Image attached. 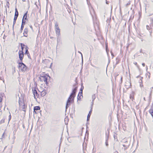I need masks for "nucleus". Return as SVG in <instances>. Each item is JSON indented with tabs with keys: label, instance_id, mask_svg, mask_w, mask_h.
Segmentation results:
<instances>
[{
	"label": "nucleus",
	"instance_id": "obj_1",
	"mask_svg": "<svg viewBox=\"0 0 153 153\" xmlns=\"http://www.w3.org/2000/svg\"><path fill=\"white\" fill-rule=\"evenodd\" d=\"M73 86L74 88L73 89L72 92L69 97L66 103V110L68 107V105L70 104V103H71L72 101H74V98L76 95V91L77 87L76 86V84L74 85Z\"/></svg>",
	"mask_w": 153,
	"mask_h": 153
},
{
	"label": "nucleus",
	"instance_id": "obj_2",
	"mask_svg": "<svg viewBox=\"0 0 153 153\" xmlns=\"http://www.w3.org/2000/svg\"><path fill=\"white\" fill-rule=\"evenodd\" d=\"M55 31L56 33V36H57V41L58 42L60 40V29L58 26V24L56 22L55 23Z\"/></svg>",
	"mask_w": 153,
	"mask_h": 153
},
{
	"label": "nucleus",
	"instance_id": "obj_3",
	"mask_svg": "<svg viewBox=\"0 0 153 153\" xmlns=\"http://www.w3.org/2000/svg\"><path fill=\"white\" fill-rule=\"evenodd\" d=\"M48 78H50V77L48 75H45L41 76L39 77V79L41 82H44L45 83L48 85V83L47 82V80Z\"/></svg>",
	"mask_w": 153,
	"mask_h": 153
},
{
	"label": "nucleus",
	"instance_id": "obj_4",
	"mask_svg": "<svg viewBox=\"0 0 153 153\" xmlns=\"http://www.w3.org/2000/svg\"><path fill=\"white\" fill-rule=\"evenodd\" d=\"M32 92L33 95H34V98L35 99H36V98H38L39 96L37 91V88L35 86V87H32Z\"/></svg>",
	"mask_w": 153,
	"mask_h": 153
},
{
	"label": "nucleus",
	"instance_id": "obj_5",
	"mask_svg": "<svg viewBox=\"0 0 153 153\" xmlns=\"http://www.w3.org/2000/svg\"><path fill=\"white\" fill-rule=\"evenodd\" d=\"M19 68L21 69L22 71L25 72L26 71L27 69V67L26 65L22 62H19Z\"/></svg>",
	"mask_w": 153,
	"mask_h": 153
},
{
	"label": "nucleus",
	"instance_id": "obj_6",
	"mask_svg": "<svg viewBox=\"0 0 153 153\" xmlns=\"http://www.w3.org/2000/svg\"><path fill=\"white\" fill-rule=\"evenodd\" d=\"M19 98V103L20 106V109L22 111H25V106L21 100H20Z\"/></svg>",
	"mask_w": 153,
	"mask_h": 153
},
{
	"label": "nucleus",
	"instance_id": "obj_7",
	"mask_svg": "<svg viewBox=\"0 0 153 153\" xmlns=\"http://www.w3.org/2000/svg\"><path fill=\"white\" fill-rule=\"evenodd\" d=\"M27 11L25 14L23 16L22 22V23L23 24H25V25L26 21L28 20L27 18Z\"/></svg>",
	"mask_w": 153,
	"mask_h": 153
},
{
	"label": "nucleus",
	"instance_id": "obj_8",
	"mask_svg": "<svg viewBox=\"0 0 153 153\" xmlns=\"http://www.w3.org/2000/svg\"><path fill=\"white\" fill-rule=\"evenodd\" d=\"M19 59L21 62H22V59L24 57L23 51H21L20 50L19 52Z\"/></svg>",
	"mask_w": 153,
	"mask_h": 153
},
{
	"label": "nucleus",
	"instance_id": "obj_9",
	"mask_svg": "<svg viewBox=\"0 0 153 153\" xmlns=\"http://www.w3.org/2000/svg\"><path fill=\"white\" fill-rule=\"evenodd\" d=\"M28 29L27 28H25L24 30L23 35L24 36L27 37L28 36Z\"/></svg>",
	"mask_w": 153,
	"mask_h": 153
},
{
	"label": "nucleus",
	"instance_id": "obj_10",
	"mask_svg": "<svg viewBox=\"0 0 153 153\" xmlns=\"http://www.w3.org/2000/svg\"><path fill=\"white\" fill-rule=\"evenodd\" d=\"M82 97V93L81 92V93L80 92H79L77 97V100H80L81 99Z\"/></svg>",
	"mask_w": 153,
	"mask_h": 153
},
{
	"label": "nucleus",
	"instance_id": "obj_11",
	"mask_svg": "<svg viewBox=\"0 0 153 153\" xmlns=\"http://www.w3.org/2000/svg\"><path fill=\"white\" fill-rule=\"evenodd\" d=\"M39 91L40 92V95L42 97H43L45 96L47 93L45 89L41 91Z\"/></svg>",
	"mask_w": 153,
	"mask_h": 153
},
{
	"label": "nucleus",
	"instance_id": "obj_12",
	"mask_svg": "<svg viewBox=\"0 0 153 153\" xmlns=\"http://www.w3.org/2000/svg\"><path fill=\"white\" fill-rule=\"evenodd\" d=\"M126 84L125 85V86H126V88H131V85L130 82H128L126 83Z\"/></svg>",
	"mask_w": 153,
	"mask_h": 153
},
{
	"label": "nucleus",
	"instance_id": "obj_13",
	"mask_svg": "<svg viewBox=\"0 0 153 153\" xmlns=\"http://www.w3.org/2000/svg\"><path fill=\"white\" fill-rule=\"evenodd\" d=\"M90 13L92 17L94 15L95 13L93 7H91V9H90Z\"/></svg>",
	"mask_w": 153,
	"mask_h": 153
},
{
	"label": "nucleus",
	"instance_id": "obj_14",
	"mask_svg": "<svg viewBox=\"0 0 153 153\" xmlns=\"http://www.w3.org/2000/svg\"><path fill=\"white\" fill-rule=\"evenodd\" d=\"M40 108L39 106H35L34 108V112L36 114V113L35 111L39 110L40 109Z\"/></svg>",
	"mask_w": 153,
	"mask_h": 153
},
{
	"label": "nucleus",
	"instance_id": "obj_15",
	"mask_svg": "<svg viewBox=\"0 0 153 153\" xmlns=\"http://www.w3.org/2000/svg\"><path fill=\"white\" fill-rule=\"evenodd\" d=\"M92 112L91 109V110L89 112V113L87 117V121H88L89 120V119L91 116V114Z\"/></svg>",
	"mask_w": 153,
	"mask_h": 153
},
{
	"label": "nucleus",
	"instance_id": "obj_16",
	"mask_svg": "<svg viewBox=\"0 0 153 153\" xmlns=\"http://www.w3.org/2000/svg\"><path fill=\"white\" fill-rule=\"evenodd\" d=\"M19 15L18 12V11L17 10V8H16L15 9V16H16V17H18Z\"/></svg>",
	"mask_w": 153,
	"mask_h": 153
},
{
	"label": "nucleus",
	"instance_id": "obj_17",
	"mask_svg": "<svg viewBox=\"0 0 153 153\" xmlns=\"http://www.w3.org/2000/svg\"><path fill=\"white\" fill-rule=\"evenodd\" d=\"M17 17H16H16L14 16V20H13V27L14 26V25L16 23V21L17 19Z\"/></svg>",
	"mask_w": 153,
	"mask_h": 153
},
{
	"label": "nucleus",
	"instance_id": "obj_18",
	"mask_svg": "<svg viewBox=\"0 0 153 153\" xmlns=\"http://www.w3.org/2000/svg\"><path fill=\"white\" fill-rule=\"evenodd\" d=\"M25 24H23L22 23L21 26V30H20V32L22 33V30L23 29L24 27V25H25Z\"/></svg>",
	"mask_w": 153,
	"mask_h": 153
},
{
	"label": "nucleus",
	"instance_id": "obj_19",
	"mask_svg": "<svg viewBox=\"0 0 153 153\" xmlns=\"http://www.w3.org/2000/svg\"><path fill=\"white\" fill-rule=\"evenodd\" d=\"M96 98V96L95 94H94L92 96V104L93 103V101Z\"/></svg>",
	"mask_w": 153,
	"mask_h": 153
},
{
	"label": "nucleus",
	"instance_id": "obj_20",
	"mask_svg": "<svg viewBox=\"0 0 153 153\" xmlns=\"http://www.w3.org/2000/svg\"><path fill=\"white\" fill-rule=\"evenodd\" d=\"M21 48H22V51H23V50L24 49V46H25V45L24 44H21Z\"/></svg>",
	"mask_w": 153,
	"mask_h": 153
},
{
	"label": "nucleus",
	"instance_id": "obj_21",
	"mask_svg": "<svg viewBox=\"0 0 153 153\" xmlns=\"http://www.w3.org/2000/svg\"><path fill=\"white\" fill-rule=\"evenodd\" d=\"M83 88H84V87L82 85H81V87L80 89V91H79L81 93V92L82 93V91H83Z\"/></svg>",
	"mask_w": 153,
	"mask_h": 153
},
{
	"label": "nucleus",
	"instance_id": "obj_22",
	"mask_svg": "<svg viewBox=\"0 0 153 153\" xmlns=\"http://www.w3.org/2000/svg\"><path fill=\"white\" fill-rule=\"evenodd\" d=\"M3 96L1 94H0V103L2 102Z\"/></svg>",
	"mask_w": 153,
	"mask_h": 153
},
{
	"label": "nucleus",
	"instance_id": "obj_23",
	"mask_svg": "<svg viewBox=\"0 0 153 153\" xmlns=\"http://www.w3.org/2000/svg\"><path fill=\"white\" fill-rule=\"evenodd\" d=\"M105 47H106V51L107 53H108V50L107 43H105Z\"/></svg>",
	"mask_w": 153,
	"mask_h": 153
},
{
	"label": "nucleus",
	"instance_id": "obj_24",
	"mask_svg": "<svg viewBox=\"0 0 153 153\" xmlns=\"http://www.w3.org/2000/svg\"><path fill=\"white\" fill-rule=\"evenodd\" d=\"M108 138L106 139V141H105V145H106V146H108Z\"/></svg>",
	"mask_w": 153,
	"mask_h": 153
},
{
	"label": "nucleus",
	"instance_id": "obj_25",
	"mask_svg": "<svg viewBox=\"0 0 153 153\" xmlns=\"http://www.w3.org/2000/svg\"><path fill=\"white\" fill-rule=\"evenodd\" d=\"M6 5L8 8H9L10 7V3L8 1H7Z\"/></svg>",
	"mask_w": 153,
	"mask_h": 153
},
{
	"label": "nucleus",
	"instance_id": "obj_26",
	"mask_svg": "<svg viewBox=\"0 0 153 153\" xmlns=\"http://www.w3.org/2000/svg\"><path fill=\"white\" fill-rule=\"evenodd\" d=\"M131 1H130L128 2L126 4V7H127L130 4Z\"/></svg>",
	"mask_w": 153,
	"mask_h": 153
},
{
	"label": "nucleus",
	"instance_id": "obj_27",
	"mask_svg": "<svg viewBox=\"0 0 153 153\" xmlns=\"http://www.w3.org/2000/svg\"><path fill=\"white\" fill-rule=\"evenodd\" d=\"M130 99H131L132 100H133V99L134 98V97H133V95H132L131 94H130Z\"/></svg>",
	"mask_w": 153,
	"mask_h": 153
},
{
	"label": "nucleus",
	"instance_id": "obj_28",
	"mask_svg": "<svg viewBox=\"0 0 153 153\" xmlns=\"http://www.w3.org/2000/svg\"><path fill=\"white\" fill-rule=\"evenodd\" d=\"M4 119H2L1 120L0 123H4Z\"/></svg>",
	"mask_w": 153,
	"mask_h": 153
},
{
	"label": "nucleus",
	"instance_id": "obj_29",
	"mask_svg": "<svg viewBox=\"0 0 153 153\" xmlns=\"http://www.w3.org/2000/svg\"><path fill=\"white\" fill-rule=\"evenodd\" d=\"M153 88V87H151V88H150V90H151V91H150V95L151 94L152 92V89Z\"/></svg>",
	"mask_w": 153,
	"mask_h": 153
},
{
	"label": "nucleus",
	"instance_id": "obj_30",
	"mask_svg": "<svg viewBox=\"0 0 153 153\" xmlns=\"http://www.w3.org/2000/svg\"><path fill=\"white\" fill-rule=\"evenodd\" d=\"M25 48L26 49V51H25V53H27V52H28V49L27 48H28L27 47H26V48Z\"/></svg>",
	"mask_w": 153,
	"mask_h": 153
},
{
	"label": "nucleus",
	"instance_id": "obj_31",
	"mask_svg": "<svg viewBox=\"0 0 153 153\" xmlns=\"http://www.w3.org/2000/svg\"><path fill=\"white\" fill-rule=\"evenodd\" d=\"M146 28L147 30H149L150 29V27L149 25H147L146 26Z\"/></svg>",
	"mask_w": 153,
	"mask_h": 153
},
{
	"label": "nucleus",
	"instance_id": "obj_32",
	"mask_svg": "<svg viewBox=\"0 0 153 153\" xmlns=\"http://www.w3.org/2000/svg\"><path fill=\"white\" fill-rule=\"evenodd\" d=\"M120 78L121 82L122 83V76H120Z\"/></svg>",
	"mask_w": 153,
	"mask_h": 153
},
{
	"label": "nucleus",
	"instance_id": "obj_33",
	"mask_svg": "<svg viewBox=\"0 0 153 153\" xmlns=\"http://www.w3.org/2000/svg\"><path fill=\"white\" fill-rule=\"evenodd\" d=\"M11 118V116L10 115L9 116V121L10 120Z\"/></svg>",
	"mask_w": 153,
	"mask_h": 153
},
{
	"label": "nucleus",
	"instance_id": "obj_34",
	"mask_svg": "<svg viewBox=\"0 0 153 153\" xmlns=\"http://www.w3.org/2000/svg\"><path fill=\"white\" fill-rule=\"evenodd\" d=\"M78 53H80L81 54V56H82V53L80 52L79 51H78Z\"/></svg>",
	"mask_w": 153,
	"mask_h": 153
},
{
	"label": "nucleus",
	"instance_id": "obj_35",
	"mask_svg": "<svg viewBox=\"0 0 153 153\" xmlns=\"http://www.w3.org/2000/svg\"><path fill=\"white\" fill-rule=\"evenodd\" d=\"M134 64L135 65H137V66H138V65H137V62H135L134 63Z\"/></svg>",
	"mask_w": 153,
	"mask_h": 153
},
{
	"label": "nucleus",
	"instance_id": "obj_36",
	"mask_svg": "<svg viewBox=\"0 0 153 153\" xmlns=\"http://www.w3.org/2000/svg\"><path fill=\"white\" fill-rule=\"evenodd\" d=\"M106 3L107 4H109V2L107 1V0L106 1Z\"/></svg>",
	"mask_w": 153,
	"mask_h": 153
},
{
	"label": "nucleus",
	"instance_id": "obj_37",
	"mask_svg": "<svg viewBox=\"0 0 153 153\" xmlns=\"http://www.w3.org/2000/svg\"><path fill=\"white\" fill-rule=\"evenodd\" d=\"M142 65H143V66H144H144H145V63H142Z\"/></svg>",
	"mask_w": 153,
	"mask_h": 153
},
{
	"label": "nucleus",
	"instance_id": "obj_38",
	"mask_svg": "<svg viewBox=\"0 0 153 153\" xmlns=\"http://www.w3.org/2000/svg\"><path fill=\"white\" fill-rule=\"evenodd\" d=\"M4 133L2 135V138H3L4 137Z\"/></svg>",
	"mask_w": 153,
	"mask_h": 153
},
{
	"label": "nucleus",
	"instance_id": "obj_39",
	"mask_svg": "<svg viewBox=\"0 0 153 153\" xmlns=\"http://www.w3.org/2000/svg\"><path fill=\"white\" fill-rule=\"evenodd\" d=\"M118 76V74H117V75L116 76H115V79H116L117 78V76Z\"/></svg>",
	"mask_w": 153,
	"mask_h": 153
},
{
	"label": "nucleus",
	"instance_id": "obj_40",
	"mask_svg": "<svg viewBox=\"0 0 153 153\" xmlns=\"http://www.w3.org/2000/svg\"><path fill=\"white\" fill-rule=\"evenodd\" d=\"M111 55L113 56L114 54H113V53H112L111 51Z\"/></svg>",
	"mask_w": 153,
	"mask_h": 153
},
{
	"label": "nucleus",
	"instance_id": "obj_41",
	"mask_svg": "<svg viewBox=\"0 0 153 153\" xmlns=\"http://www.w3.org/2000/svg\"><path fill=\"white\" fill-rule=\"evenodd\" d=\"M140 86L141 87L143 86V85L142 84H140Z\"/></svg>",
	"mask_w": 153,
	"mask_h": 153
},
{
	"label": "nucleus",
	"instance_id": "obj_42",
	"mask_svg": "<svg viewBox=\"0 0 153 153\" xmlns=\"http://www.w3.org/2000/svg\"><path fill=\"white\" fill-rule=\"evenodd\" d=\"M143 99H144V100H145V98L144 97V98H143Z\"/></svg>",
	"mask_w": 153,
	"mask_h": 153
},
{
	"label": "nucleus",
	"instance_id": "obj_43",
	"mask_svg": "<svg viewBox=\"0 0 153 153\" xmlns=\"http://www.w3.org/2000/svg\"><path fill=\"white\" fill-rule=\"evenodd\" d=\"M22 1H25V0H22Z\"/></svg>",
	"mask_w": 153,
	"mask_h": 153
},
{
	"label": "nucleus",
	"instance_id": "obj_44",
	"mask_svg": "<svg viewBox=\"0 0 153 153\" xmlns=\"http://www.w3.org/2000/svg\"><path fill=\"white\" fill-rule=\"evenodd\" d=\"M148 69V67H147V66H146V70H147Z\"/></svg>",
	"mask_w": 153,
	"mask_h": 153
},
{
	"label": "nucleus",
	"instance_id": "obj_45",
	"mask_svg": "<svg viewBox=\"0 0 153 153\" xmlns=\"http://www.w3.org/2000/svg\"><path fill=\"white\" fill-rule=\"evenodd\" d=\"M5 71H6V68L5 69Z\"/></svg>",
	"mask_w": 153,
	"mask_h": 153
},
{
	"label": "nucleus",
	"instance_id": "obj_46",
	"mask_svg": "<svg viewBox=\"0 0 153 153\" xmlns=\"http://www.w3.org/2000/svg\"><path fill=\"white\" fill-rule=\"evenodd\" d=\"M123 146H125V145H123Z\"/></svg>",
	"mask_w": 153,
	"mask_h": 153
},
{
	"label": "nucleus",
	"instance_id": "obj_47",
	"mask_svg": "<svg viewBox=\"0 0 153 153\" xmlns=\"http://www.w3.org/2000/svg\"><path fill=\"white\" fill-rule=\"evenodd\" d=\"M24 126H23V127L24 128Z\"/></svg>",
	"mask_w": 153,
	"mask_h": 153
},
{
	"label": "nucleus",
	"instance_id": "obj_48",
	"mask_svg": "<svg viewBox=\"0 0 153 153\" xmlns=\"http://www.w3.org/2000/svg\"><path fill=\"white\" fill-rule=\"evenodd\" d=\"M152 21L153 20V19H151Z\"/></svg>",
	"mask_w": 153,
	"mask_h": 153
}]
</instances>
